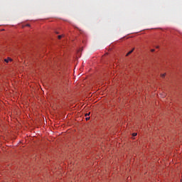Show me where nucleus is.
Wrapping results in <instances>:
<instances>
[{"label": "nucleus", "mask_w": 182, "mask_h": 182, "mask_svg": "<svg viewBox=\"0 0 182 182\" xmlns=\"http://www.w3.org/2000/svg\"><path fill=\"white\" fill-rule=\"evenodd\" d=\"M134 50V48H133L132 50L129 51L126 56H129V55H131V53H133V51Z\"/></svg>", "instance_id": "nucleus-1"}, {"label": "nucleus", "mask_w": 182, "mask_h": 182, "mask_svg": "<svg viewBox=\"0 0 182 182\" xmlns=\"http://www.w3.org/2000/svg\"><path fill=\"white\" fill-rule=\"evenodd\" d=\"M10 61H12V59H11L10 58H9L8 59H5L4 60V62H6V63H8Z\"/></svg>", "instance_id": "nucleus-2"}, {"label": "nucleus", "mask_w": 182, "mask_h": 182, "mask_svg": "<svg viewBox=\"0 0 182 182\" xmlns=\"http://www.w3.org/2000/svg\"><path fill=\"white\" fill-rule=\"evenodd\" d=\"M132 136H133L134 137H136V136H137V133H133V134H132Z\"/></svg>", "instance_id": "nucleus-3"}, {"label": "nucleus", "mask_w": 182, "mask_h": 182, "mask_svg": "<svg viewBox=\"0 0 182 182\" xmlns=\"http://www.w3.org/2000/svg\"><path fill=\"white\" fill-rule=\"evenodd\" d=\"M161 77H166V73L161 75Z\"/></svg>", "instance_id": "nucleus-4"}, {"label": "nucleus", "mask_w": 182, "mask_h": 182, "mask_svg": "<svg viewBox=\"0 0 182 182\" xmlns=\"http://www.w3.org/2000/svg\"><path fill=\"white\" fill-rule=\"evenodd\" d=\"M63 36H58V39H62Z\"/></svg>", "instance_id": "nucleus-5"}, {"label": "nucleus", "mask_w": 182, "mask_h": 182, "mask_svg": "<svg viewBox=\"0 0 182 182\" xmlns=\"http://www.w3.org/2000/svg\"><path fill=\"white\" fill-rule=\"evenodd\" d=\"M89 114H90V112H89L88 114H85V117L89 116Z\"/></svg>", "instance_id": "nucleus-6"}, {"label": "nucleus", "mask_w": 182, "mask_h": 182, "mask_svg": "<svg viewBox=\"0 0 182 182\" xmlns=\"http://www.w3.org/2000/svg\"><path fill=\"white\" fill-rule=\"evenodd\" d=\"M154 50H155L154 49H151V52H154Z\"/></svg>", "instance_id": "nucleus-7"}, {"label": "nucleus", "mask_w": 182, "mask_h": 182, "mask_svg": "<svg viewBox=\"0 0 182 182\" xmlns=\"http://www.w3.org/2000/svg\"><path fill=\"white\" fill-rule=\"evenodd\" d=\"M89 119H90V117H87V118H86V120H89Z\"/></svg>", "instance_id": "nucleus-8"}, {"label": "nucleus", "mask_w": 182, "mask_h": 182, "mask_svg": "<svg viewBox=\"0 0 182 182\" xmlns=\"http://www.w3.org/2000/svg\"><path fill=\"white\" fill-rule=\"evenodd\" d=\"M156 49H159V46H156Z\"/></svg>", "instance_id": "nucleus-9"}]
</instances>
